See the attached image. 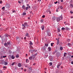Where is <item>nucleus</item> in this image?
Instances as JSON below:
<instances>
[{
    "instance_id": "nucleus-1",
    "label": "nucleus",
    "mask_w": 73,
    "mask_h": 73,
    "mask_svg": "<svg viewBox=\"0 0 73 73\" xmlns=\"http://www.w3.org/2000/svg\"><path fill=\"white\" fill-rule=\"evenodd\" d=\"M36 55H37V54H35L33 55L32 56L29 57V60H32V59L33 60H35V57H36Z\"/></svg>"
},
{
    "instance_id": "nucleus-2",
    "label": "nucleus",
    "mask_w": 73,
    "mask_h": 73,
    "mask_svg": "<svg viewBox=\"0 0 73 73\" xmlns=\"http://www.w3.org/2000/svg\"><path fill=\"white\" fill-rule=\"evenodd\" d=\"M56 19L57 22H59L60 21V17L56 18Z\"/></svg>"
},
{
    "instance_id": "nucleus-3",
    "label": "nucleus",
    "mask_w": 73,
    "mask_h": 73,
    "mask_svg": "<svg viewBox=\"0 0 73 73\" xmlns=\"http://www.w3.org/2000/svg\"><path fill=\"white\" fill-rule=\"evenodd\" d=\"M25 36H26V37H30V36L29 35V34L28 33H26V34Z\"/></svg>"
},
{
    "instance_id": "nucleus-4",
    "label": "nucleus",
    "mask_w": 73,
    "mask_h": 73,
    "mask_svg": "<svg viewBox=\"0 0 73 73\" xmlns=\"http://www.w3.org/2000/svg\"><path fill=\"white\" fill-rule=\"evenodd\" d=\"M48 51L49 52H50V51H51L52 50V48L51 47H49L48 48Z\"/></svg>"
},
{
    "instance_id": "nucleus-5",
    "label": "nucleus",
    "mask_w": 73,
    "mask_h": 73,
    "mask_svg": "<svg viewBox=\"0 0 73 73\" xmlns=\"http://www.w3.org/2000/svg\"><path fill=\"white\" fill-rule=\"evenodd\" d=\"M22 27H23L22 28L23 29H25V25H24V24H22Z\"/></svg>"
},
{
    "instance_id": "nucleus-6",
    "label": "nucleus",
    "mask_w": 73,
    "mask_h": 73,
    "mask_svg": "<svg viewBox=\"0 0 73 73\" xmlns=\"http://www.w3.org/2000/svg\"><path fill=\"white\" fill-rule=\"evenodd\" d=\"M22 8L23 9H24V10H25V9H26V7H25L24 5H23L22 6Z\"/></svg>"
},
{
    "instance_id": "nucleus-7",
    "label": "nucleus",
    "mask_w": 73,
    "mask_h": 73,
    "mask_svg": "<svg viewBox=\"0 0 73 73\" xmlns=\"http://www.w3.org/2000/svg\"><path fill=\"white\" fill-rule=\"evenodd\" d=\"M23 25H24L25 26H27L28 27V23L27 22H25L24 23V24Z\"/></svg>"
},
{
    "instance_id": "nucleus-8",
    "label": "nucleus",
    "mask_w": 73,
    "mask_h": 73,
    "mask_svg": "<svg viewBox=\"0 0 73 73\" xmlns=\"http://www.w3.org/2000/svg\"><path fill=\"white\" fill-rule=\"evenodd\" d=\"M56 17H53L52 18V20H53V21H54V20H55L56 19Z\"/></svg>"
},
{
    "instance_id": "nucleus-9",
    "label": "nucleus",
    "mask_w": 73,
    "mask_h": 73,
    "mask_svg": "<svg viewBox=\"0 0 73 73\" xmlns=\"http://www.w3.org/2000/svg\"><path fill=\"white\" fill-rule=\"evenodd\" d=\"M45 26L44 25H42L41 27V28L42 29V30H44V27Z\"/></svg>"
},
{
    "instance_id": "nucleus-10",
    "label": "nucleus",
    "mask_w": 73,
    "mask_h": 73,
    "mask_svg": "<svg viewBox=\"0 0 73 73\" xmlns=\"http://www.w3.org/2000/svg\"><path fill=\"white\" fill-rule=\"evenodd\" d=\"M18 66L19 67H21V64L20 63H18Z\"/></svg>"
},
{
    "instance_id": "nucleus-11",
    "label": "nucleus",
    "mask_w": 73,
    "mask_h": 73,
    "mask_svg": "<svg viewBox=\"0 0 73 73\" xmlns=\"http://www.w3.org/2000/svg\"><path fill=\"white\" fill-rule=\"evenodd\" d=\"M68 45L69 47H70L71 46H72V44L70 43H68Z\"/></svg>"
},
{
    "instance_id": "nucleus-12",
    "label": "nucleus",
    "mask_w": 73,
    "mask_h": 73,
    "mask_svg": "<svg viewBox=\"0 0 73 73\" xmlns=\"http://www.w3.org/2000/svg\"><path fill=\"white\" fill-rule=\"evenodd\" d=\"M5 7L6 8H9V4H7L6 5Z\"/></svg>"
},
{
    "instance_id": "nucleus-13",
    "label": "nucleus",
    "mask_w": 73,
    "mask_h": 73,
    "mask_svg": "<svg viewBox=\"0 0 73 73\" xmlns=\"http://www.w3.org/2000/svg\"><path fill=\"white\" fill-rule=\"evenodd\" d=\"M30 43H29V45H33V43L31 41H30Z\"/></svg>"
},
{
    "instance_id": "nucleus-14",
    "label": "nucleus",
    "mask_w": 73,
    "mask_h": 73,
    "mask_svg": "<svg viewBox=\"0 0 73 73\" xmlns=\"http://www.w3.org/2000/svg\"><path fill=\"white\" fill-rule=\"evenodd\" d=\"M59 43H60V41H59V40L58 39L57 40V45H58V44H59Z\"/></svg>"
},
{
    "instance_id": "nucleus-15",
    "label": "nucleus",
    "mask_w": 73,
    "mask_h": 73,
    "mask_svg": "<svg viewBox=\"0 0 73 73\" xmlns=\"http://www.w3.org/2000/svg\"><path fill=\"white\" fill-rule=\"evenodd\" d=\"M61 66V64H58L57 66V68H60V66Z\"/></svg>"
},
{
    "instance_id": "nucleus-16",
    "label": "nucleus",
    "mask_w": 73,
    "mask_h": 73,
    "mask_svg": "<svg viewBox=\"0 0 73 73\" xmlns=\"http://www.w3.org/2000/svg\"><path fill=\"white\" fill-rule=\"evenodd\" d=\"M29 8H30V6L27 7L26 9V10L27 11V10H28V9H29Z\"/></svg>"
},
{
    "instance_id": "nucleus-17",
    "label": "nucleus",
    "mask_w": 73,
    "mask_h": 73,
    "mask_svg": "<svg viewBox=\"0 0 73 73\" xmlns=\"http://www.w3.org/2000/svg\"><path fill=\"white\" fill-rule=\"evenodd\" d=\"M66 54H67V53L65 52L64 54V57H66Z\"/></svg>"
},
{
    "instance_id": "nucleus-18",
    "label": "nucleus",
    "mask_w": 73,
    "mask_h": 73,
    "mask_svg": "<svg viewBox=\"0 0 73 73\" xmlns=\"http://www.w3.org/2000/svg\"><path fill=\"white\" fill-rule=\"evenodd\" d=\"M5 37H7L9 36V35L7 34L5 35Z\"/></svg>"
},
{
    "instance_id": "nucleus-19",
    "label": "nucleus",
    "mask_w": 73,
    "mask_h": 73,
    "mask_svg": "<svg viewBox=\"0 0 73 73\" xmlns=\"http://www.w3.org/2000/svg\"><path fill=\"white\" fill-rule=\"evenodd\" d=\"M7 44L8 45H10V44H11V41H9L7 42Z\"/></svg>"
},
{
    "instance_id": "nucleus-20",
    "label": "nucleus",
    "mask_w": 73,
    "mask_h": 73,
    "mask_svg": "<svg viewBox=\"0 0 73 73\" xmlns=\"http://www.w3.org/2000/svg\"><path fill=\"white\" fill-rule=\"evenodd\" d=\"M5 9V7H3L2 8V9H3V11H4L5 9Z\"/></svg>"
},
{
    "instance_id": "nucleus-21",
    "label": "nucleus",
    "mask_w": 73,
    "mask_h": 73,
    "mask_svg": "<svg viewBox=\"0 0 73 73\" xmlns=\"http://www.w3.org/2000/svg\"><path fill=\"white\" fill-rule=\"evenodd\" d=\"M45 46H48V43H46L45 44Z\"/></svg>"
},
{
    "instance_id": "nucleus-22",
    "label": "nucleus",
    "mask_w": 73,
    "mask_h": 73,
    "mask_svg": "<svg viewBox=\"0 0 73 73\" xmlns=\"http://www.w3.org/2000/svg\"><path fill=\"white\" fill-rule=\"evenodd\" d=\"M60 50H62V49H63V48H62V47L61 46L60 48Z\"/></svg>"
},
{
    "instance_id": "nucleus-23",
    "label": "nucleus",
    "mask_w": 73,
    "mask_h": 73,
    "mask_svg": "<svg viewBox=\"0 0 73 73\" xmlns=\"http://www.w3.org/2000/svg\"><path fill=\"white\" fill-rule=\"evenodd\" d=\"M65 29L67 31H68V30H69L70 29L69 28H65Z\"/></svg>"
},
{
    "instance_id": "nucleus-24",
    "label": "nucleus",
    "mask_w": 73,
    "mask_h": 73,
    "mask_svg": "<svg viewBox=\"0 0 73 73\" xmlns=\"http://www.w3.org/2000/svg\"><path fill=\"white\" fill-rule=\"evenodd\" d=\"M4 45L5 46H7V45H8L7 44V43H5Z\"/></svg>"
},
{
    "instance_id": "nucleus-25",
    "label": "nucleus",
    "mask_w": 73,
    "mask_h": 73,
    "mask_svg": "<svg viewBox=\"0 0 73 73\" xmlns=\"http://www.w3.org/2000/svg\"><path fill=\"white\" fill-rule=\"evenodd\" d=\"M5 63V65H7L8 64V63L6 62H4Z\"/></svg>"
},
{
    "instance_id": "nucleus-26",
    "label": "nucleus",
    "mask_w": 73,
    "mask_h": 73,
    "mask_svg": "<svg viewBox=\"0 0 73 73\" xmlns=\"http://www.w3.org/2000/svg\"><path fill=\"white\" fill-rule=\"evenodd\" d=\"M16 39L17 40H18V39H19V40H20V38H19L18 37H17V38H16Z\"/></svg>"
},
{
    "instance_id": "nucleus-27",
    "label": "nucleus",
    "mask_w": 73,
    "mask_h": 73,
    "mask_svg": "<svg viewBox=\"0 0 73 73\" xmlns=\"http://www.w3.org/2000/svg\"><path fill=\"white\" fill-rule=\"evenodd\" d=\"M11 58L12 59H14V58H15V57H14V56H12L11 57Z\"/></svg>"
},
{
    "instance_id": "nucleus-28",
    "label": "nucleus",
    "mask_w": 73,
    "mask_h": 73,
    "mask_svg": "<svg viewBox=\"0 0 73 73\" xmlns=\"http://www.w3.org/2000/svg\"><path fill=\"white\" fill-rule=\"evenodd\" d=\"M29 62V60L28 59H26V62Z\"/></svg>"
},
{
    "instance_id": "nucleus-29",
    "label": "nucleus",
    "mask_w": 73,
    "mask_h": 73,
    "mask_svg": "<svg viewBox=\"0 0 73 73\" xmlns=\"http://www.w3.org/2000/svg\"><path fill=\"white\" fill-rule=\"evenodd\" d=\"M23 16H24V15H26V13H23Z\"/></svg>"
},
{
    "instance_id": "nucleus-30",
    "label": "nucleus",
    "mask_w": 73,
    "mask_h": 73,
    "mask_svg": "<svg viewBox=\"0 0 73 73\" xmlns=\"http://www.w3.org/2000/svg\"><path fill=\"white\" fill-rule=\"evenodd\" d=\"M47 36H50V34L49 33H48Z\"/></svg>"
},
{
    "instance_id": "nucleus-31",
    "label": "nucleus",
    "mask_w": 73,
    "mask_h": 73,
    "mask_svg": "<svg viewBox=\"0 0 73 73\" xmlns=\"http://www.w3.org/2000/svg\"><path fill=\"white\" fill-rule=\"evenodd\" d=\"M70 7H71V8H73V4H70Z\"/></svg>"
},
{
    "instance_id": "nucleus-32",
    "label": "nucleus",
    "mask_w": 73,
    "mask_h": 73,
    "mask_svg": "<svg viewBox=\"0 0 73 73\" xmlns=\"http://www.w3.org/2000/svg\"><path fill=\"white\" fill-rule=\"evenodd\" d=\"M43 22H44L43 20H42V19H41L40 20V22L42 23Z\"/></svg>"
},
{
    "instance_id": "nucleus-33",
    "label": "nucleus",
    "mask_w": 73,
    "mask_h": 73,
    "mask_svg": "<svg viewBox=\"0 0 73 73\" xmlns=\"http://www.w3.org/2000/svg\"><path fill=\"white\" fill-rule=\"evenodd\" d=\"M16 58H19V56L17 55L16 56Z\"/></svg>"
},
{
    "instance_id": "nucleus-34",
    "label": "nucleus",
    "mask_w": 73,
    "mask_h": 73,
    "mask_svg": "<svg viewBox=\"0 0 73 73\" xmlns=\"http://www.w3.org/2000/svg\"><path fill=\"white\" fill-rule=\"evenodd\" d=\"M30 49H33V46H30Z\"/></svg>"
},
{
    "instance_id": "nucleus-35",
    "label": "nucleus",
    "mask_w": 73,
    "mask_h": 73,
    "mask_svg": "<svg viewBox=\"0 0 73 73\" xmlns=\"http://www.w3.org/2000/svg\"><path fill=\"white\" fill-rule=\"evenodd\" d=\"M49 64L50 66H52V62H50L49 63Z\"/></svg>"
},
{
    "instance_id": "nucleus-36",
    "label": "nucleus",
    "mask_w": 73,
    "mask_h": 73,
    "mask_svg": "<svg viewBox=\"0 0 73 73\" xmlns=\"http://www.w3.org/2000/svg\"><path fill=\"white\" fill-rule=\"evenodd\" d=\"M60 9H62L63 8V7H62V6H61L60 7Z\"/></svg>"
},
{
    "instance_id": "nucleus-37",
    "label": "nucleus",
    "mask_w": 73,
    "mask_h": 73,
    "mask_svg": "<svg viewBox=\"0 0 73 73\" xmlns=\"http://www.w3.org/2000/svg\"><path fill=\"white\" fill-rule=\"evenodd\" d=\"M65 28H64V27H63L62 28V30H65Z\"/></svg>"
},
{
    "instance_id": "nucleus-38",
    "label": "nucleus",
    "mask_w": 73,
    "mask_h": 73,
    "mask_svg": "<svg viewBox=\"0 0 73 73\" xmlns=\"http://www.w3.org/2000/svg\"><path fill=\"white\" fill-rule=\"evenodd\" d=\"M33 52H37V50H33Z\"/></svg>"
},
{
    "instance_id": "nucleus-39",
    "label": "nucleus",
    "mask_w": 73,
    "mask_h": 73,
    "mask_svg": "<svg viewBox=\"0 0 73 73\" xmlns=\"http://www.w3.org/2000/svg\"><path fill=\"white\" fill-rule=\"evenodd\" d=\"M67 41H68V42H69L70 41V39H68L67 40Z\"/></svg>"
},
{
    "instance_id": "nucleus-40",
    "label": "nucleus",
    "mask_w": 73,
    "mask_h": 73,
    "mask_svg": "<svg viewBox=\"0 0 73 73\" xmlns=\"http://www.w3.org/2000/svg\"><path fill=\"white\" fill-rule=\"evenodd\" d=\"M54 43H51V46H53V44H54Z\"/></svg>"
},
{
    "instance_id": "nucleus-41",
    "label": "nucleus",
    "mask_w": 73,
    "mask_h": 73,
    "mask_svg": "<svg viewBox=\"0 0 73 73\" xmlns=\"http://www.w3.org/2000/svg\"><path fill=\"white\" fill-rule=\"evenodd\" d=\"M58 32H60V29H58Z\"/></svg>"
},
{
    "instance_id": "nucleus-42",
    "label": "nucleus",
    "mask_w": 73,
    "mask_h": 73,
    "mask_svg": "<svg viewBox=\"0 0 73 73\" xmlns=\"http://www.w3.org/2000/svg\"><path fill=\"white\" fill-rule=\"evenodd\" d=\"M14 64H15V62H13L12 64L11 65H14Z\"/></svg>"
},
{
    "instance_id": "nucleus-43",
    "label": "nucleus",
    "mask_w": 73,
    "mask_h": 73,
    "mask_svg": "<svg viewBox=\"0 0 73 73\" xmlns=\"http://www.w3.org/2000/svg\"><path fill=\"white\" fill-rule=\"evenodd\" d=\"M3 3V1H0V4H1Z\"/></svg>"
},
{
    "instance_id": "nucleus-44",
    "label": "nucleus",
    "mask_w": 73,
    "mask_h": 73,
    "mask_svg": "<svg viewBox=\"0 0 73 73\" xmlns=\"http://www.w3.org/2000/svg\"><path fill=\"white\" fill-rule=\"evenodd\" d=\"M57 3H58V2L57 1H56V2H55L54 3V4H57Z\"/></svg>"
},
{
    "instance_id": "nucleus-45",
    "label": "nucleus",
    "mask_w": 73,
    "mask_h": 73,
    "mask_svg": "<svg viewBox=\"0 0 73 73\" xmlns=\"http://www.w3.org/2000/svg\"><path fill=\"white\" fill-rule=\"evenodd\" d=\"M7 57V56H3V58H5V57Z\"/></svg>"
},
{
    "instance_id": "nucleus-46",
    "label": "nucleus",
    "mask_w": 73,
    "mask_h": 73,
    "mask_svg": "<svg viewBox=\"0 0 73 73\" xmlns=\"http://www.w3.org/2000/svg\"><path fill=\"white\" fill-rule=\"evenodd\" d=\"M3 73V71H2L1 70H0V73Z\"/></svg>"
},
{
    "instance_id": "nucleus-47",
    "label": "nucleus",
    "mask_w": 73,
    "mask_h": 73,
    "mask_svg": "<svg viewBox=\"0 0 73 73\" xmlns=\"http://www.w3.org/2000/svg\"><path fill=\"white\" fill-rule=\"evenodd\" d=\"M42 18H44V17H45V15H43L42 16Z\"/></svg>"
},
{
    "instance_id": "nucleus-48",
    "label": "nucleus",
    "mask_w": 73,
    "mask_h": 73,
    "mask_svg": "<svg viewBox=\"0 0 73 73\" xmlns=\"http://www.w3.org/2000/svg\"><path fill=\"white\" fill-rule=\"evenodd\" d=\"M70 13H71V14H72L73 13V12L71 11H70Z\"/></svg>"
},
{
    "instance_id": "nucleus-49",
    "label": "nucleus",
    "mask_w": 73,
    "mask_h": 73,
    "mask_svg": "<svg viewBox=\"0 0 73 73\" xmlns=\"http://www.w3.org/2000/svg\"><path fill=\"white\" fill-rule=\"evenodd\" d=\"M29 52H32V50H29Z\"/></svg>"
},
{
    "instance_id": "nucleus-50",
    "label": "nucleus",
    "mask_w": 73,
    "mask_h": 73,
    "mask_svg": "<svg viewBox=\"0 0 73 73\" xmlns=\"http://www.w3.org/2000/svg\"><path fill=\"white\" fill-rule=\"evenodd\" d=\"M24 71L25 72H26L27 71V69H25L24 70Z\"/></svg>"
},
{
    "instance_id": "nucleus-51",
    "label": "nucleus",
    "mask_w": 73,
    "mask_h": 73,
    "mask_svg": "<svg viewBox=\"0 0 73 73\" xmlns=\"http://www.w3.org/2000/svg\"><path fill=\"white\" fill-rule=\"evenodd\" d=\"M53 54H55V52H53Z\"/></svg>"
},
{
    "instance_id": "nucleus-52",
    "label": "nucleus",
    "mask_w": 73,
    "mask_h": 73,
    "mask_svg": "<svg viewBox=\"0 0 73 73\" xmlns=\"http://www.w3.org/2000/svg\"><path fill=\"white\" fill-rule=\"evenodd\" d=\"M61 18V20H62V16H61L60 17Z\"/></svg>"
},
{
    "instance_id": "nucleus-53",
    "label": "nucleus",
    "mask_w": 73,
    "mask_h": 73,
    "mask_svg": "<svg viewBox=\"0 0 73 73\" xmlns=\"http://www.w3.org/2000/svg\"><path fill=\"white\" fill-rule=\"evenodd\" d=\"M29 69L30 70H32V68H29Z\"/></svg>"
},
{
    "instance_id": "nucleus-54",
    "label": "nucleus",
    "mask_w": 73,
    "mask_h": 73,
    "mask_svg": "<svg viewBox=\"0 0 73 73\" xmlns=\"http://www.w3.org/2000/svg\"><path fill=\"white\" fill-rule=\"evenodd\" d=\"M26 38H26V37H25L24 38V39L25 40H26Z\"/></svg>"
},
{
    "instance_id": "nucleus-55",
    "label": "nucleus",
    "mask_w": 73,
    "mask_h": 73,
    "mask_svg": "<svg viewBox=\"0 0 73 73\" xmlns=\"http://www.w3.org/2000/svg\"><path fill=\"white\" fill-rule=\"evenodd\" d=\"M38 1H39V2H40L41 1V0H38Z\"/></svg>"
},
{
    "instance_id": "nucleus-56",
    "label": "nucleus",
    "mask_w": 73,
    "mask_h": 73,
    "mask_svg": "<svg viewBox=\"0 0 73 73\" xmlns=\"http://www.w3.org/2000/svg\"><path fill=\"white\" fill-rule=\"evenodd\" d=\"M36 65V63H35L33 64V65Z\"/></svg>"
},
{
    "instance_id": "nucleus-57",
    "label": "nucleus",
    "mask_w": 73,
    "mask_h": 73,
    "mask_svg": "<svg viewBox=\"0 0 73 73\" xmlns=\"http://www.w3.org/2000/svg\"><path fill=\"white\" fill-rule=\"evenodd\" d=\"M48 55H46V57H45V58H46V57H48Z\"/></svg>"
},
{
    "instance_id": "nucleus-58",
    "label": "nucleus",
    "mask_w": 73,
    "mask_h": 73,
    "mask_svg": "<svg viewBox=\"0 0 73 73\" xmlns=\"http://www.w3.org/2000/svg\"><path fill=\"white\" fill-rule=\"evenodd\" d=\"M70 2L71 3H72V2H73V1H72V0H71V1H70Z\"/></svg>"
},
{
    "instance_id": "nucleus-59",
    "label": "nucleus",
    "mask_w": 73,
    "mask_h": 73,
    "mask_svg": "<svg viewBox=\"0 0 73 73\" xmlns=\"http://www.w3.org/2000/svg\"><path fill=\"white\" fill-rule=\"evenodd\" d=\"M71 19H73V17H71Z\"/></svg>"
},
{
    "instance_id": "nucleus-60",
    "label": "nucleus",
    "mask_w": 73,
    "mask_h": 73,
    "mask_svg": "<svg viewBox=\"0 0 73 73\" xmlns=\"http://www.w3.org/2000/svg\"><path fill=\"white\" fill-rule=\"evenodd\" d=\"M61 2H63V0H61Z\"/></svg>"
},
{
    "instance_id": "nucleus-61",
    "label": "nucleus",
    "mask_w": 73,
    "mask_h": 73,
    "mask_svg": "<svg viewBox=\"0 0 73 73\" xmlns=\"http://www.w3.org/2000/svg\"><path fill=\"white\" fill-rule=\"evenodd\" d=\"M56 12H58V9H56Z\"/></svg>"
},
{
    "instance_id": "nucleus-62",
    "label": "nucleus",
    "mask_w": 73,
    "mask_h": 73,
    "mask_svg": "<svg viewBox=\"0 0 73 73\" xmlns=\"http://www.w3.org/2000/svg\"><path fill=\"white\" fill-rule=\"evenodd\" d=\"M71 64H73V62H71Z\"/></svg>"
},
{
    "instance_id": "nucleus-63",
    "label": "nucleus",
    "mask_w": 73,
    "mask_h": 73,
    "mask_svg": "<svg viewBox=\"0 0 73 73\" xmlns=\"http://www.w3.org/2000/svg\"><path fill=\"white\" fill-rule=\"evenodd\" d=\"M13 13H14V12H15V11H13Z\"/></svg>"
},
{
    "instance_id": "nucleus-64",
    "label": "nucleus",
    "mask_w": 73,
    "mask_h": 73,
    "mask_svg": "<svg viewBox=\"0 0 73 73\" xmlns=\"http://www.w3.org/2000/svg\"><path fill=\"white\" fill-rule=\"evenodd\" d=\"M71 57H72V58H73V56H71Z\"/></svg>"
}]
</instances>
